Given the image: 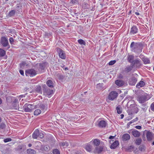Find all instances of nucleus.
I'll return each instance as SVG.
<instances>
[{
    "label": "nucleus",
    "instance_id": "1",
    "mask_svg": "<svg viewBox=\"0 0 154 154\" xmlns=\"http://www.w3.org/2000/svg\"><path fill=\"white\" fill-rule=\"evenodd\" d=\"M18 97H8L6 98V100L8 102L16 103L15 106H13L11 107V108L12 109H17L18 108V100L19 98Z\"/></svg>",
    "mask_w": 154,
    "mask_h": 154
},
{
    "label": "nucleus",
    "instance_id": "2",
    "mask_svg": "<svg viewBox=\"0 0 154 154\" xmlns=\"http://www.w3.org/2000/svg\"><path fill=\"white\" fill-rule=\"evenodd\" d=\"M118 95V93L116 91H112L109 94L108 98L110 100H113L117 98Z\"/></svg>",
    "mask_w": 154,
    "mask_h": 154
},
{
    "label": "nucleus",
    "instance_id": "3",
    "mask_svg": "<svg viewBox=\"0 0 154 154\" xmlns=\"http://www.w3.org/2000/svg\"><path fill=\"white\" fill-rule=\"evenodd\" d=\"M25 74L26 76H33L36 75V72L34 69H29L26 70Z\"/></svg>",
    "mask_w": 154,
    "mask_h": 154
},
{
    "label": "nucleus",
    "instance_id": "4",
    "mask_svg": "<svg viewBox=\"0 0 154 154\" xmlns=\"http://www.w3.org/2000/svg\"><path fill=\"white\" fill-rule=\"evenodd\" d=\"M32 106V104L26 103L23 106L24 111L26 112H31L33 109Z\"/></svg>",
    "mask_w": 154,
    "mask_h": 154
},
{
    "label": "nucleus",
    "instance_id": "5",
    "mask_svg": "<svg viewBox=\"0 0 154 154\" xmlns=\"http://www.w3.org/2000/svg\"><path fill=\"white\" fill-rule=\"evenodd\" d=\"M149 99V98L147 97L146 94H144L140 96L137 97V100L140 103H144Z\"/></svg>",
    "mask_w": 154,
    "mask_h": 154
},
{
    "label": "nucleus",
    "instance_id": "6",
    "mask_svg": "<svg viewBox=\"0 0 154 154\" xmlns=\"http://www.w3.org/2000/svg\"><path fill=\"white\" fill-rule=\"evenodd\" d=\"M57 51L60 58L63 59L66 58V54L64 51L59 48H57Z\"/></svg>",
    "mask_w": 154,
    "mask_h": 154
},
{
    "label": "nucleus",
    "instance_id": "7",
    "mask_svg": "<svg viewBox=\"0 0 154 154\" xmlns=\"http://www.w3.org/2000/svg\"><path fill=\"white\" fill-rule=\"evenodd\" d=\"M132 64V66H134L136 68H139L142 65L141 60L138 58L134 60Z\"/></svg>",
    "mask_w": 154,
    "mask_h": 154
},
{
    "label": "nucleus",
    "instance_id": "8",
    "mask_svg": "<svg viewBox=\"0 0 154 154\" xmlns=\"http://www.w3.org/2000/svg\"><path fill=\"white\" fill-rule=\"evenodd\" d=\"M1 43L4 47H6L9 45L8 39L5 36H2L1 37Z\"/></svg>",
    "mask_w": 154,
    "mask_h": 154
},
{
    "label": "nucleus",
    "instance_id": "9",
    "mask_svg": "<svg viewBox=\"0 0 154 154\" xmlns=\"http://www.w3.org/2000/svg\"><path fill=\"white\" fill-rule=\"evenodd\" d=\"M53 93V91L50 90L49 89H45L44 90V94L47 96L49 98L50 97Z\"/></svg>",
    "mask_w": 154,
    "mask_h": 154
},
{
    "label": "nucleus",
    "instance_id": "10",
    "mask_svg": "<svg viewBox=\"0 0 154 154\" xmlns=\"http://www.w3.org/2000/svg\"><path fill=\"white\" fill-rule=\"evenodd\" d=\"M97 122L98 126L101 128L105 127L107 124L106 122L104 120L98 121Z\"/></svg>",
    "mask_w": 154,
    "mask_h": 154
},
{
    "label": "nucleus",
    "instance_id": "11",
    "mask_svg": "<svg viewBox=\"0 0 154 154\" xmlns=\"http://www.w3.org/2000/svg\"><path fill=\"white\" fill-rule=\"evenodd\" d=\"M138 111V109L137 107H134L132 109L128 110V112L129 115H132L134 113H137Z\"/></svg>",
    "mask_w": 154,
    "mask_h": 154
},
{
    "label": "nucleus",
    "instance_id": "12",
    "mask_svg": "<svg viewBox=\"0 0 154 154\" xmlns=\"http://www.w3.org/2000/svg\"><path fill=\"white\" fill-rule=\"evenodd\" d=\"M141 58L145 64H147L150 63V61L148 58L143 55H140V56Z\"/></svg>",
    "mask_w": 154,
    "mask_h": 154
},
{
    "label": "nucleus",
    "instance_id": "13",
    "mask_svg": "<svg viewBox=\"0 0 154 154\" xmlns=\"http://www.w3.org/2000/svg\"><path fill=\"white\" fill-rule=\"evenodd\" d=\"M138 29L136 26H134L131 29L130 33L131 34H134L137 33Z\"/></svg>",
    "mask_w": 154,
    "mask_h": 154
},
{
    "label": "nucleus",
    "instance_id": "14",
    "mask_svg": "<svg viewBox=\"0 0 154 154\" xmlns=\"http://www.w3.org/2000/svg\"><path fill=\"white\" fill-rule=\"evenodd\" d=\"M103 150V148L101 146H97L95 147L94 152L95 153H101Z\"/></svg>",
    "mask_w": 154,
    "mask_h": 154
},
{
    "label": "nucleus",
    "instance_id": "15",
    "mask_svg": "<svg viewBox=\"0 0 154 154\" xmlns=\"http://www.w3.org/2000/svg\"><path fill=\"white\" fill-rule=\"evenodd\" d=\"M127 58L128 61L132 64L134 60V56L132 55L128 54Z\"/></svg>",
    "mask_w": 154,
    "mask_h": 154
},
{
    "label": "nucleus",
    "instance_id": "16",
    "mask_svg": "<svg viewBox=\"0 0 154 154\" xmlns=\"http://www.w3.org/2000/svg\"><path fill=\"white\" fill-rule=\"evenodd\" d=\"M137 79L134 77H132L129 82V84L131 85H134L137 82Z\"/></svg>",
    "mask_w": 154,
    "mask_h": 154
},
{
    "label": "nucleus",
    "instance_id": "17",
    "mask_svg": "<svg viewBox=\"0 0 154 154\" xmlns=\"http://www.w3.org/2000/svg\"><path fill=\"white\" fill-rule=\"evenodd\" d=\"M133 66H127L125 68L124 72L128 73L130 72L132 69Z\"/></svg>",
    "mask_w": 154,
    "mask_h": 154
},
{
    "label": "nucleus",
    "instance_id": "18",
    "mask_svg": "<svg viewBox=\"0 0 154 154\" xmlns=\"http://www.w3.org/2000/svg\"><path fill=\"white\" fill-rule=\"evenodd\" d=\"M39 131L38 129H36L33 133L32 137L34 139H37L38 138Z\"/></svg>",
    "mask_w": 154,
    "mask_h": 154
},
{
    "label": "nucleus",
    "instance_id": "19",
    "mask_svg": "<svg viewBox=\"0 0 154 154\" xmlns=\"http://www.w3.org/2000/svg\"><path fill=\"white\" fill-rule=\"evenodd\" d=\"M85 149L88 152H90L93 149V146L90 143L87 144L85 146Z\"/></svg>",
    "mask_w": 154,
    "mask_h": 154
},
{
    "label": "nucleus",
    "instance_id": "20",
    "mask_svg": "<svg viewBox=\"0 0 154 154\" xmlns=\"http://www.w3.org/2000/svg\"><path fill=\"white\" fill-rule=\"evenodd\" d=\"M119 145V142L118 141L116 140L113 142L110 146L111 149H115Z\"/></svg>",
    "mask_w": 154,
    "mask_h": 154
},
{
    "label": "nucleus",
    "instance_id": "21",
    "mask_svg": "<svg viewBox=\"0 0 154 154\" xmlns=\"http://www.w3.org/2000/svg\"><path fill=\"white\" fill-rule=\"evenodd\" d=\"M39 67L38 68V70L41 72H43V70L45 68V63H40L39 64Z\"/></svg>",
    "mask_w": 154,
    "mask_h": 154
},
{
    "label": "nucleus",
    "instance_id": "22",
    "mask_svg": "<svg viewBox=\"0 0 154 154\" xmlns=\"http://www.w3.org/2000/svg\"><path fill=\"white\" fill-rule=\"evenodd\" d=\"M132 134L135 137H139L140 135V132L137 130L133 131L131 132Z\"/></svg>",
    "mask_w": 154,
    "mask_h": 154
},
{
    "label": "nucleus",
    "instance_id": "23",
    "mask_svg": "<svg viewBox=\"0 0 154 154\" xmlns=\"http://www.w3.org/2000/svg\"><path fill=\"white\" fill-rule=\"evenodd\" d=\"M100 140L98 139H95L92 140V143L93 144L97 146L100 144Z\"/></svg>",
    "mask_w": 154,
    "mask_h": 154
},
{
    "label": "nucleus",
    "instance_id": "24",
    "mask_svg": "<svg viewBox=\"0 0 154 154\" xmlns=\"http://www.w3.org/2000/svg\"><path fill=\"white\" fill-rule=\"evenodd\" d=\"M115 84L118 86L121 87L124 84L123 81L117 80L115 81Z\"/></svg>",
    "mask_w": 154,
    "mask_h": 154
},
{
    "label": "nucleus",
    "instance_id": "25",
    "mask_svg": "<svg viewBox=\"0 0 154 154\" xmlns=\"http://www.w3.org/2000/svg\"><path fill=\"white\" fill-rule=\"evenodd\" d=\"M122 138L124 140H129L130 138V135L128 134H124L122 137Z\"/></svg>",
    "mask_w": 154,
    "mask_h": 154
},
{
    "label": "nucleus",
    "instance_id": "26",
    "mask_svg": "<svg viewBox=\"0 0 154 154\" xmlns=\"http://www.w3.org/2000/svg\"><path fill=\"white\" fill-rule=\"evenodd\" d=\"M146 137L148 140H151L152 139V133L150 131L147 132L146 134Z\"/></svg>",
    "mask_w": 154,
    "mask_h": 154
},
{
    "label": "nucleus",
    "instance_id": "27",
    "mask_svg": "<svg viewBox=\"0 0 154 154\" xmlns=\"http://www.w3.org/2000/svg\"><path fill=\"white\" fill-rule=\"evenodd\" d=\"M145 85V83L144 82L142 81H141L139 82L137 84L136 86L137 88H140V87H143Z\"/></svg>",
    "mask_w": 154,
    "mask_h": 154
},
{
    "label": "nucleus",
    "instance_id": "28",
    "mask_svg": "<svg viewBox=\"0 0 154 154\" xmlns=\"http://www.w3.org/2000/svg\"><path fill=\"white\" fill-rule=\"evenodd\" d=\"M40 106L41 109L46 110L48 108V104H41Z\"/></svg>",
    "mask_w": 154,
    "mask_h": 154
},
{
    "label": "nucleus",
    "instance_id": "29",
    "mask_svg": "<svg viewBox=\"0 0 154 154\" xmlns=\"http://www.w3.org/2000/svg\"><path fill=\"white\" fill-rule=\"evenodd\" d=\"M47 84L49 87L50 88H53L54 87L53 82L51 80H48L47 82Z\"/></svg>",
    "mask_w": 154,
    "mask_h": 154
},
{
    "label": "nucleus",
    "instance_id": "30",
    "mask_svg": "<svg viewBox=\"0 0 154 154\" xmlns=\"http://www.w3.org/2000/svg\"><path fill=\"white\" fill-rule=\"evenodd\" d=\"M41 110L39 109H36L34 112V114L35 115L37 116L41 113Z\"/></svg>",
    "mask_w": 154,
    "mask_h": 154
},
{
    "label": "nucleus",
    "instance_id": "31",
    "mask_svg": "<svg viewBox=\"0 0 154 154\" xmlns=\"http://www.w3.org/2000/svg\"><path fill=\"white\" fill-rule=\"evenodd\" d=\"M27 152L28 154H35V151L30 149L27 150Z\"/></svg>",
    "mask_w": 154,
    "mask_h": 154
},
{
    "label": "nucleus",
    "instance_id": "32",
    "mask_svg": "<svg viewBox=\"0 0 154 154\" xmlns=\"http://www.w3.org/2000/svg\"><path fill=\"white\" fill-rule=\"evenodd\" d=\"M78 42L80 45H86V43L82 39H79L78 40Z\"/></svg>",
    "mask_w": 154,
    "mask_h": 154
},
{
    "label": "nucleus",
    "instance_id": "33",
    "mask_svg": "<svg viewBox=\"0 0 154 154\" xmlns=\"http://www.w3.org/2000/svg\"><path fill=\"white\" fill-rule=\"evenodd\" d=\"M116 109L117 110V113L118 114H120L122 113V108L120 106H118L116 108Z\"/></svg>",
    "mask_w": 154,
    "mask_h": 154
},
{
    "label": "nucleus",
    "instance_id": "34",
    "mask_svg": "<svg viewBox=\"0 0 154 154\" xmlns=\"http://www.w3.org/2000/svg\"><path fill=\"white\" fill-rule=\"evenodd\" d=\"M60 145L62 146L67 147L69 146V143L66 142H61L60 144Z\"/></svg>",
    "mask_w": 154,
    "mask_h": 154
},
{
    "label": "nucleus",
    "instance_id": "35",
    "mask_svg": "<svg viewBox=\"0 0 154 154\" xmlns=\"http://www.w3.org/2000/svg\"><path fill=\"white\" fill-rule=\"evenodd\" d=\"M42 148L46 151H48L50 149V147L48 145H46L42 147Z\"/></svg>",
    "mask_w": 154,
    "mask_h": 154
},
{
    "label": "nucleus",
    "instance_id": "36",
    "mask_svg": "<svg viewBox=\"0 0 154 154\" xmlns=\"http://www.w3.org/2000/svg\"><path fill=\"white\" fill-rule=\"evenodd\" d=\"M141 138H139L137 139L135 141V143L137 145H140L141 142Z\"/></svg>",
    "mask_w": 154,
    "mask_h": 154
},
{
    "label": "nucleus",
    "instance_id": "37",
    "mask_svg": "<svg viewBox=\"0 0 154 154\" xmlns=\"http://www.w3.org/2000/svg\"><path fill=\"white\" fill-rule=\"evenodd\" d=\"M5 54V51L2 49H0V57L4 56Z\"/></svg>",
    "mask_w": 154,
    "mask_h": 154
},
{
    "label": "nucleus",
    "instance_id": "38",
    "mask_svg": "<svg viewBox=\"0 0 154 154\" xmlns=\"http://www.w3.org/2000/svg\"><path fill=\"white\" fill-rule=\"evenodd\" d=\"M15 10H12L10 11L8 14V15L10 17L13 16L15 14Z\"/></svg>",
    "mask_w": 154,
    "mask_h": 154
},
{
    "label": "nucleus",
    "instance_id": "39",
    "mask_svg": "<svg viewBox=\"0 0 154 154\" xmlns=\"http://www.w3.org/2000/svg\"><path fill=\"white\" fill-rule=\"evenodd\" d=\"M36 91L39 93H41L42 89L41 87L40 86H37L36 89Z\"/></svg>",
    "mask_w": 154,
    "mask_h": 154
},
{
    "label": "nucleus",
    "instance_id": "40",
    "mask_svg": "<svg viewBox=\"0 0 154 154\" xmlns=\"http://www.w3.org/2000/svg\"><path fill=\"white\" fill-rule=\"evenodd\" d=\"M53 154H60L59 151L57 149H54L53 150Z\"/></svg>",
    "mask_w": 154,
    "mask_h": 154
},
{
    "label": "nucleus",
    "instance_id": "41",
    "mask_svg": "<svg viewBox=\"0 0 154 154\" xmlns=\"http://www.w3.org/2000/svg\"><path fill=\"white\" fill-rule=\"evenodd\" d=\"M134 146H129L127 149V150L129 152H131L132 150L134 149Z\"/></svg>",
    "mask_w": 154,
    "mask_h": 154
},
{
    "label": "nucleus",
    "instance_id": "42",
    "mask_svg": "<svg viewBox=\"0 0 154 154\" xmlns=\"http://www.w3.org/2000/svg\"><path fill=\"white\" fill-rule=\"evenodd\" d=\"M138 120V118L137 117L136 118L134 119L131 121L128 124L130 125V124L134 123V122L137 121Z\"/></svg>",
    "mask_w": 154,
    "mask_h": 154
},
{
    "label": "nucleus",
    "instance_id": "43",
    "mask_svg": "<svg viewBox=\"0 0 154 154\" xmlns=\"http://www.w3.org/2000/svg\"><path fill=\"white\" fill-rule=\"evenodd\" d=\"M12 139L11 138H7L4 140V142L5 143H7L11 141Z\"/></svg>",
    "mask_w": 154,
    "mask_h": 154
},
{
    "label": "nucleus",
    "instance_id": "44",
    "mask_svg": "<svg viewBox=\"0 0 154 154\" xmlns=\"http://www.w3.org/2000/svg\"><path fill=\"white\" fill-rule=\"evenodd\" d=\"M44 137V134L42 133H40L39 132V135L38 138H42Z\"/></svg>",
    "mask_w": 154,
    "mask_h": 154
},
{
    "label": "nucleus",
    "instance_id": "45",
    "mask_svg": "<svg viewBox=\"0 0 154 154\" xmlns=\"http://www.w3.org/2000/svg\"><path fill=\"white\" fill-rule=\"evenodd\" d=\"M116 63V61L115 60H111L109 62V65H112Z\"/></svg>",
    "mask_w": 154,
    "mask_h": 154
},
{
    "label": "nucleus",
    "instance_id": "46",
    "mask_svg": "<svg viewBox=\"0 0 154 154\" xmlns=\"http://www.w3.org/2000/svg\"><path fill=\"white\" fill-rule=\"evenodd\" d=\"M5 125L4 123H2L0 125V128L1 129L5 128Z\"/></svg>",
    "mask_w": 154,
    "mask_h": 154
},
{
    "label": "nucleus",
    "instance_id": "47",
    "mask_svg": "<svg viewBox=\"0 0 154 154\" xmlns=\"http://www.w3.org/2000/svg\"><path fill=\"white\" fill-rule=\"evenodd\" d=\"M151 109L152 111H154V102L152 103L150 106Z\"/></svg>",
    "mask_w": 154,
    "mask_h": 154
},
{
    "label": "nucleus",
    "instance_id": "48",
    "mask_svg": "<svg viewBox=\"0 0 154 154\" xmlns=\"http://www.w3.org/2000/svg\"><path fill=\"white\" fill-rule=\"evenodd\" d=\"M9 42L11 44H13L14 42V39L12 37H11L9 38Z\"/></svg>",
    "mask_w": 154,
    "mask_h": 154
},
{
    "label": "nucleus",
    "instance_id": "49",
    "mask_svg": "<svg viewBox=\"0 0 154 154\" xmlns=\"http://www.w3.org/2000/svg\"><path fill=\"white\" fill-rule=\"evenodd\" d=\"M139 46V45L137 43H135V45L134 47L133 48V49H135L136 48H138V47Z\"/></svg>",
    "mask_w": 154,
    "mask_h": 154
},
{
    "label": "nucleus",
    "instance_id": "50",
    "mask_svg": "<svg viewBox=\"0 0 154 154\" xmlns=\"http://www.w3.org/2000/svg\"><path fill=\"white\" fill-rule=\"evenodd\" d=\"M26 64V63L25 62H22L20 64V66L22 67V66H23L25 65Z\"/></svg>",
    "mask_w": 154,
    "mask_h": 154
},
{
    "label": "nucleus",
    "instance_id": "51",
    "mask_svg": "<svg viewBox=\"0 0 154 154\" xmlns=\"http://www.w3.org/2000/svg\"><path fill=\"white\" fill-rule=\"evenodd\" d=\"M135 44L134 42H132L131 44L130 47L133 48L135 45Z\"/></svg>",
    "mask_w": 154,
    "mask_h": 154
},
{
    "label": "nucleus",
    "instance_id": "52",
    "mask_svg": "<svg viewBox=\"0 0 154 154\" xmlns=\"http://www.w3.org/2000/svg\"><path fill=\"white\" fill-rule=\"evenodd\" d=\"M20 73L22 75H24V73L23 71L22 70H20L19 71Z\"/></svg>",
    "mask_w": 154,
    "mask_h": 154
},
{
    "label": "nucleus",
    "instance_id": "53",
    "mask_svg": "<svg viewBox=\"0 0 154 154\" xmlns=\"http://www.w3.org/2000/svg\"><path fill=\"white\" fill-rule=\"evenodd\" d=\"M71 2L72 4H75L78 2L77 0H72Z\"/></svg>",
    "mask_w": 154,
    "mask_h": 154
},
{
    "label": "nucleus",
    "instance_id": "54",
    "mask_svg": "<svg viewBox=\"0 0 154 154\" xmlns=\"http://www.w3.org/2000/svg\"><path fill=\"white\" fill-rule=\"evenodd\" d=\"M135 128L138 129H140L141 128V127L140 125H137L135 126Z\"/></svg>",
    "mask_w": 154,
    "mask_h": 154
},
{
    "label": "nucleus",
    "instance_id": "55",
    "mask_svg": "<svg viewBox=\"0 0 154 154\" xmlns=\"http://www.w3.org/2000/svg\"><path fill=\"white\" fill-rule=\"evenodd\" d=\"M118 77L119 78L122 79V78H123V76L121 74H120L119 75Z\"/></svg>",
    "mask_w": 154,
    "mask_h": 154
},
{
    "label": "nucleus",
    "instance_id": "56",
    "mask_svg": "<svg viewBox=\"0 0 154 154\" xmlns=\"http://www.w3.org/2000/svg\"><path fill=\"white\" fill-rule=\"evenodd\" d=\"M23 97L24 96L23 95H21L18 97V98L19 99V100H20L21 98H23Z\"/></svg>",
    "mask_w": 154,
    "mask_h": 154
},
{
    "label": "nucleus",
    "instance_id": "57",
    "mask_svg": "<svg viewBox=\"0 0 154 154\" xmlns=\"http://www.w3.org/2000/svg\"><path fill=\"white\" fill-rule=\"evenodd\" d=\"M114 137H115V136H111L109 137V139H113L114 138Z\"/></svg>",
    "mask_w": 154,
    "mask_h": 154
},
{
    "label": "nucleus",
    "instance_id": "58",
    "mask_svg": "<svg viewBox=\"0 0 154 154\" xmlns=\"http://www.w3.org/2000/svg\"><path fill=\"white\" fill-rule=\"evenodd\" d=\"M121 119H122L123 118L124 116L123 114H121Z\"/></svg>",
    "mask_w": 154,
    "mask_h": 154
},
{
    "label": "nucleus",
    "instance_id": "59",
    "mask_svg": "<svg viewBox=\"0 0 154 154\" xmlns=\"http://www.w3.org/2000/svg\"><path fill=\"white\" fill-rule=\"evenodd\" d=\"M12 106L11 107H12L13 106H15V105H16V103H12Z\"/></svg>",
    "mask_w": 154,
    "mask_h": 154
},
{
    "label": "nucleus",
    "instance_id": "60",
    "mask_svg": "<svg viewBox=\"0 0 154 154\" xmlns=\"http://www.w3.org/2000/svg\"><path fill=\"white\" fill-rule=\"evenodd\" d=\"M135 14L137 15H140V14L137 12H136L135 13Z\"/></svg>",
    "mask_w": 154,
    "mask_h": 154
},
{
    "label": "nucleus",
    "instance_id": "61",
    "mask_svg": "<svg viewBox=\"0 0 154 154\" xmlns=\"http://www.w3.org/2000/svg\"><path fill=\"white\" fill-rule=\"evenodd\" d=\"M31 146H32V144H31V143H29V144H28V146H29V147H31Z\"/></svg>",
    "mask_w": 154,
    "mask_h": 154
},
{
    "label": "nucleus",
    "instance_id": "62",
    "mask_svg": "<svg viewBox=\"0 0 154 154\" xmlns=\"http://www.w3.org/2000/svg\"><path fill=\"white\" fill-rule=\"evenodd\" d=\"M134 106V105L133 104H132L130 105V108H131L132 106Z\"/></svg>",
    "mask_w": 154,
    "mask_h": 154
},
{
    "label": "nucleus",
    "instance_id": "63",
    "mask_svg": "<svg viewBox=\"0 0 154 154\" xmlns=\"http://www.w3.org/2000/svg\"><path fill=\"white\" fill-rule=\"evenodd\" d=\"M2 100L1 99V98H0V104L2 103Z\"/></svg>",
    "mask_w": 154,
    "mask_h": 154
},
{
    "label": "nucleus",
    "instance_id": "64",
    "mask_svg": "<svg viewBox=\"0 0 154 154\" xmlns=\"http://www.w3.org/2000/svg\"><path fill=\"white\" fill-rule=\"evenodd\" d=\"M100 84H98L97 85V87L98 88Z\"/></svg>",
    "mask_w": 154,
    "mask_h": 154
}]
</instances>
